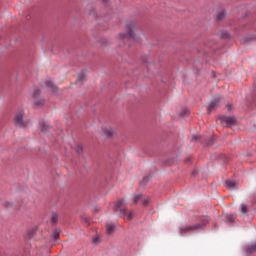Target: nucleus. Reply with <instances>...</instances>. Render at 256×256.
Listing matches in <instances>:
<instances>
[{
  "label": "nucleus",
  "instance_id": "1",
  "mask_svg": "<svg viewBox=\"0 0 256 256\" xmlns=\"http://www.w3.org/2000/svg\"><path fill=\"white\" fill-rule=\"evenodd\" d=\"M127 29V34H120V39H122L123 41H137V36L135 35V25L129 24L127 26Z\"/></svg>",
  "mask_w": 256,
  "mask_h": 256
},
{
  "label": "nucleus",
  "instance_id": "2",
  "mask_svg": "<svg viewBox=\"0 0 256 256\" xmlns=\"http://www.w3.org/2000/svg\"><path fill=\"white\" fill-rule=\"evenodd\" d=\"M205 222L202 224H196L192 226H186L184 228H180V235H183V233H187V231H197V229H203L205 227Z\"/></svg>",
  "mask_w": 256,
  "mask_h": 256
},
{
  "label": "nucleus",
  "instance_id": "3",
  "mask_svg": "<svg viewBox=\"0 0 256 256\" xmlns=\"http://www.w3.org/2000/svg\"><path fill=\"white\" fill-rule=\"evenodd\" d=\"M124 205H125V200H118L114 206L115 213H117V211H120V217H125V215H127V211L121 208Z\"/></svg>",
  "mask_w": 256,
  "mask_h": 256
},
{
  "label": "nucleus",
  "instance_id": "4",
  "mask_svg": "<svg viewBox=\"0 0 256 256\" xmlns=\"http://www.w3.org/2000/svg\"><path fill=\"white\" fill-rule=\"evenodd\" d=\"M40 95H41V91L39 90H35V92L33 93L34 104L36 105V107H41V105L45 104V100L43 99L39 100Z\"/></svg>",
  "mask_w": 256,
  "mask_h": 256
},
{
  "label": "nucleus",
  "instance_id": "5",
  "mask_svg": "<svg viewBox=\"0 0 256 256\" xmlns=\"http://www.w3.org/2000/svg\"><path fill=\"white\" fill-rule=\"evenodd\" d=\"M14 121L18 127H24L25 124L23 123V112L16 114Z\"/></svg>",
  "mask_w": 256,
  "mask_h": 256
},
{
  "label": "nucleus",
  "instance_id": "6",
  "mask_svg": "<svg viewBox=\"0 0 256 256\" xmlns=\"http://www.w3.org/2000/svg\"><path fill=\"white\" fill-rule=\"evenodd\" d=\"M219 105V100L210 102V105L208 107V113H211L212 111H215V109H218Z\"/></svg>",
  "mask_w": 256,
  "mask_h": 256
},
{
  "label": "nucleus",
  "instance_id": "7",
  "mask_svg": "<svg viewBox=\"0 0 256 256\" xmlns=\"http://www.w3.org/2000/svg\"><path fill=\"white\" fill-rule=\"evenodd\" d=\"M222 123H223V125H225V123H226V125H233V124H235V118L225 117V118H223Z\"/></svg>",
  "mask_w": 256,
  "mask_h": 256
},
{
  "label": "nucleus",
  "instance_id": "8",
  "mask_svg": "<svg viewBox=\"0 0 256 256\" xmlns=\"http://www.w3.org/2000/svg\"><path fill=\"white\" fill-rule=\"evenodd\" d=\"M46 86H48L51 91H57V86H55L51 80L46 81Z\"/></svg>",
  "mask_w": 256,
  "mask_h": 256
},
{
  "label": "nucleus",
  "instance_id": "9",
  "mask_svg": "<svg viewBox=\"0 0 256 256\" xmlns=\"http://www.w3.org/2000/svg\"><path fill=\"white\" fill-rule=\"evenodd\" d=\"M85 81V72H80L77 76V83H83Z\"/></svg>",
  "mask_w": 256,
  "mask_h": 256
},
{
  "label": "nucleus",
  "instance_id": "10",
  "mask_svg": "<svg viewBox=\"0 0 256 256\" xmlns=\"http://www.w3.org/2000/svg\"><path fill=\"white\" fill-rule=\"evenodd\" d=\"M106 229H107V234L111 235V233H113V231H115V226L113 224H107Z\"/></svg>",
  "mask_w": 256,
  "mask_h": 256
},
{
  "label": "nucleus",
  "instance_id": "11",
  "mask_svg": "<svg viewBox=\"0 0 256 256\" xmlns=\"http://www.w3.org/2000/svg\"><path fill=\"white\" fill-rule=\"evenodd\" d=\"M104 133L107 135V137H113V135H115V131H113L111 128H106Z\"/></svg>",
  "mask_w": 256,
  "mask_h": 256
},
{
  "label": "nucleus",
  "instance_id": "12",
  "mask_svg": "<svg viewBox=\"0 0 256 256\" xmlns=\"http://www.w3.org/2000/svg\"><path fill=\"white\" fill-rule=\"evenodd\" d=\"M226 185H227V187H228L229 189H235L236 183H235V181H233V180H227V181H226Z\"/></svg>",
  "mask_w": 256,
  "mask_h": 256
},
{
  "label": "nucleus",
  "instance_id": "13",
  "mask_svg": "<svg viewBox=\"0 0 256 256\" xmlns=\"http://www.w3.org/2000/svg\"><path fill=\"white\" fill-rule=\"evenodd\" d=\"M255 252H256V243L248 246L247 253H255Z\"/></svg>",
  "mask_w": 256,
  "mask_h": 256
},
{
  "label": "nucleus",
  "instance_id": "14",
  "mask_svg": "<svg viewBox=\"0 0 256 256\" xmlns=\"http://www.w3.org/2000/svg\"><path fill=\"white\" fill-rule=\"evenodd\" d=\"M143 199V195L139 194V195H135L134 196V204L139 203V201H142Z\"/></svg>",
  "mask_w": 256,
  "mask_h": 256
},
{
  "label": "nucleus",
  "instance_id": "15",
  "mask_svg": "<svg viewBox=\"0 0 256 256\" xmlns=\"http://www.w3.org/2000/svg\"><path fill=\"white\" fill-rule=\"evenodd\" d=\"M151 201V199L149 197H145L142 195V203L143 205H149V202Z\"/></svg>",
  "mask_w": 256,
  "mask_h": 256
},
{
  "label": "nucleus",
  "instance_id": "16",
  "mask_svg": "<svg viewBox=\"0 0 256 256\" xmlns=\"http://www.w3.org/2000/svg\"><path fill=\"white\" fill-rule=\"evenodd\" d=\"M51 221L52 223H57V221H59V216L56 213H53Z\"/></svg>",
  "mask_w": 256,
  "mask_h": 256
},
{
  "label": "nucleus",
  "instance_id": "17",
  "mask_svg": "<svg viewBox=\"0 0 256 256\" xmlns=\"http://www.w3.org/2000/svg\"><path fill=\"white\" fill-rule=\"evenodd\" d=\"M247 211H249V209L247 208V205L242 204L241 205V213H247Z\"/></svg>",
  "mask_w": 256,
  "mask_h": 256
},
{
  "label": "nucleus",
  "instance_id": "18",
  "mask_svg": "<svg viewBox=\"0 0 256 256\" xmlns=\"http://www.w3.org/2000/svg\"><path fill=\"white\" fill-rule=\"evenodd\" d=\"M221 19H225V13L223 11L218 14V20L221 21Z\"/></svg>",
  "mask_w": 256,
  "mask_h": 256
},
{
  "label": "nucleus",
  "instance_id": "19",
  "mask_svg": "<svg viewBox=\"0 0 256 256\" xmlns=\"http://www.w3.org/2000/svg\"><path fill=\"white\" fill-rule=\"evenodd\" d=\"M76 152L78 153H83V146L81 145H78L76 148H75Z\"/></svg>",
  "mask_w": 256,
  "mask_h": 256
},
{
  "label": "nucleus",
  "instance_id": "20",
  "mask_svg": "<svg viewBox=\"0 0 256 256\" xmlns=\"http://www.w3.org/2000/svg\"><path fill=\"white\" fill-rule=\"evenodd\" d=\"M48 128H49V126H48L47 124H43V125H42V131H43V133H45Z\"/></svg>",
  "mask_w": 256,
  "mask_h": 256
},
{
  "label": "nucleus",
  "instance_id": "21",
  "mask_svg": "<svg viewBox=\"0 0 256 256\" xmlns=\"http://www.w3.org/2000/svg\"><path fill=\"white\" fill-rule=\"evenodd\" d=\"M127 218H128V221H131V219H133V212H130V213L127 215Z\"/></svg>",
  "mask_w": 256,
  "mask_h": 256
},
{
  "label": "nucleus",
  "instance_id": "22",
  "mask_svg": "<svg viewBox=\"0 0 256 256\" xmlns=\"http://www.w3.org/2000/svg\"><path fill=\"white\" fill-rule=\"evenodd\" d=\"M148 181H149V176H146L143 178L142 183H148Z\"/></svg>",
  "mask_w": 256,
  "mask_h": 256
},
{
  "label": "nucleus",
  "instance_id": "23",
  "mask_svg": "<svg viewBox=\"0 0 256 256\" xmlns=\"http://www.w3.org/2000/svg\"><path fill=\"white\" fill-rule=\"evenodd\" d=\"M54 239H59V232L58 231L54 232Z\"/></svg>",
  "mask_w": 256,
  "mask_h": 256
},
{
  "label": "nucleus",
  "instance_id": "24",
  "mask_svg": "<svg viewBox=\"0 0 256 256\" xmlns=\"http://www.w3.org/2000/svg\"><path fill=\"white\" fill-rule=\"evenodd\" d=\"M227 109H228V111H231V109H233V105H228Z\"/></svg>",
  "mask_w": 256,
  "mask_h": 256
},
{
  "label": "nucleus",
  "instance_id": "25",
  "mask_svg": "<svg viewBox=\"0 0 256 256\" xmlns=\"http://www.w3.org/2000/svg\"><path fill=\"white\" fill-rule=\"evenodd\" d=\"M93 243H99V238H94Z\"/></svg>",
  "mask_w": 256,
  "mask_h": 256
},
{
  "label": "nucleus",
  "instance_id": "26",
  "mask_svg": "<svg viewBox=\"0 0 256 256\" xmlns=\"http://www.w3.org/2000/svg\"><path fill=\"white\" fill-rule=\"evenodd\" d=\"M197 139H199V137L194 136V137L192 138V141H197Z\"/></svg>",
  "mask_w": 256,
  "mask_h": 256
},
{
  "label": "nucleus",
  "instance_id": "27",
  "mask_svg": "<svg viewBox=\"0 0 256 256\" xmlns=\"http://www.w3.org/2000/svg\"><path fill=\"white\" fill-rule=\"evenodd\" d=\"M105 2H107V0H104Z\"/></svg>",
  "mask_w": 256,
  "mask_h": 256
}]
</instances>
